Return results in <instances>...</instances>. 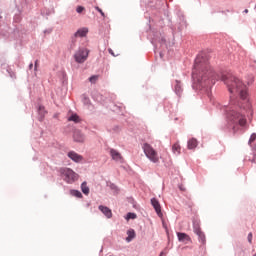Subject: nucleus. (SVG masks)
I'll list each match as a JSON object with an SVG mask.
<instances>
[{
	"instance_id": "1",
	"label": "nucleus",
	"mask_w": 256,
	"mask_h": 256,
	"mask_svg": "<svg viewBox=\"0 0 256 256\" xmlns=\"http://www.w3.org/2000/svg\"><path fill=\"white\" fill-rule=\"evenodd\" d=\"M192 77L196 79L198 83H201V85L204 83L205 86L215 85V79H217L209 62L201 56H198L195 60Z\"/></svg>"
},
{
	"instance_id": "2",
	"label": "nucleus",
	"mask_w": 256,
	"mask_h": 256,
	"mask_svg": "<svg viewBox=\"0 0 256 256\" xmlns=\"http://www.w3.org/2000/svg\"><path fill=\"white\" fill-rule=\"evenodd\" d=\"M230 107L227 110V117L232 123L233 131H239V127H245L247 125V119L245 118V109L241 108V103L230 97Z\"/></svg>"
},
{
	"instance_id": "3",
	"label": "nucleus",
	"mask_w": 256,
	"mask_h": 256,
	"mask_svg": "<svg viewBox=\"0 0 256 256\" xmlns=\"http://www.w3.org/2000/svg\"><path fill=\"white\" fill-rule=\"evenodd\" d=\"M223 81L232 95H239L242 101H247V86L239 78L228 75L223 77Z\"/></svg>"
},
{
	"instance_id": "4",
	"label": "nucleus",
	"mask_w": 256,
	"mask_h": 256,
	"mask_svg": "<svg viewBox=\"0 0 256 256\" xmlns=\"http://www.w3.org/2000/svg\"><path fill=\"white\" fill-rule=\"evenodd\" d=\"M142 149L144 155L151 161L152 163H159V154L153 149V146L149 143H144L142 145Z\"/></svg>"
},
{
	"instance_id": "5",
	"label": "nucleus",
	"mask_w": 256,
	"mask_h": 256,
	"mask_svg": "<svg viewBox=\"0 0 256 256\" xmlns=\"http://www.w3.org/2000/svg\"><path fill=\"white\" fill-rule=\"evenodd\" d=\"M60 174L62 175L66 183H75V181L79 179V174L75 173V171L70 168L60 169Z\"/></svg>"
},
{
	"instance_id": "6",
	"label": "nucleus",
	"mask_w": 256,
	"mask_h": 256,
	"mask_svg": "<svg viewBox=\"0 0 256 256\" xmlns=\"http://www.w3.org/2000/svg\"><path fill=\"white\" fill-rule=\"evenodd\" d=\"M88 57H89V49L87 48H79L77 52L74 54V59L76 63H85Z\"/></svg>"
},
{
	"instance_id": "7",
	"label": "nucleus",
	"mask_w": 256,
	"mask_h": 256,
	"mask_svg": "<svg viewBox=\"0 0 256 256\" xmlns=\"http://www.w3.org/2000/svg\"><path fill=\"white\" fill-rule=\"evenodd\" d=\"M193 232L195 233V235L198 236L199 242L202 245H205L207 243V238L205 236V232L201 230V226H199L198 223L193 224Z\"/></svg>"
},
{
	"instance_id": "8",
	"label": "nucleus",
	"mask_w": 256,
	"mask_h": 256,
	"mask_svg": "<svg viewBox=\"0 0 256 256\" xmlns=\"http://www.w3.org/2000/svg\"><path fill=\"white\" fill-rule=\"evenodd\" d=\"M73 140L76 143H83L85 141V134L81 130H75L73 134Z\"/></svg>"
},
{
	"instance_id": "9",
	"label": "nucleus",
	"mask_w": 256,
	"mask_h": 256,
	"mask_svg": "<svg viewBox=\"0 0 256 256\" xmlns=\"http://www.w3.org/2000/svg\"><path fill=\"white\" fill-rule=\"evenodd\" d=\"M67 155H68L69 159L74 161V163H81V161H83V156L77 154V152H75V151H70V152H68Z\"/></svg>"
},
{
	"instance_id": "10",
	"label": "nucleus",
	"mask_w": 256,
	"mask_h": 256,
	"mask_svg": "<svg viewBox=\"0 0 256 256\" xmlns=\"http://www.w3.org/2000/svg\"><path fill=\"white\" fill-rule=\"evenodd\" d=\"M177 237L180 243H191V237L187 233L178 232Z\"/></svg>"
},
{
	"instance_id": "11",
	"label": "nucleus",
	"mask_w": 256,
	"mask_h": 256,
	"mask_svg": "<svg viewBox=\"0 0 256 256\" xmlns=\"http://www.w3.org/2000/svg\"><path fill=\"white\" fill-rule=\"evenodd\" d=\"M151 205L154 207L157 215L161 217L163 214L161 213V204H159V200L156 198H152Z\"/></svg>"
},
{
	"instance_id": "12",
	"label": "nucleus",
	"mask_w": 256,
	"mask_h": 256,
	"mask_svg": "<svg viewBox=\"0 0 256 256\" xmlns=\"http://www.w3.org/2000/svg\"><path fill=\"white\" fill-rule=\"evenodd\" d=\"M99 210L103 213V215H105V217H107V219H111V217H113V212L111 209H109V207L99 206Z\"/></svg>"
},
{
	"instance_id": "13",
	"label": "nucleus",
	"mask_w": 256,
	"mask_h": 256,
	"mask_svg": "<svg viewBox=\"0 0 256 256\" xmlns=\"http://www.w3.org/2000/svg\"><path fill=\"white\" fill-rule=\"evenodd\" d=\"M110 155L114 161H123V156H121V153L115 149L110 150Z\"/></svg>"
},
{
	"instance_id": "14",
	"label": "nucleus",
	"mask_w": 256,
	"mask_h": 256,
	"mask_svg": "<svg viewBox=\"0 0 256 256\" xmlns=\"http://www.w3.org/2000/svg\"><path fill=\"white\" fill-rule=\"evenodd\" d=\"M89 33L88 28H80L77 30V32L74 34L75 37H87V34Z\"/></svg>"
},
{
	"instance_id": "15",
	"label": "nucleus",
	"mask_w": 256,
	"mask_h": 256,
	"mask_svg": "<svg viewBox=\"0 0 256 256\" xmlns=\"http://www.w3.org/2000/svg\"><path fill=\"white\" fill-rule=\"evenodd\" d=\"M127 235H128V237L126 238V241H127V243H131V241H133V239H135V230L129 229L127 231Z\"/></svg>"
},
{
	"instance_id": "16",
	"label": "nucleus",
	"mask_w": 256,
	"mask_h": 256,
	"mask_svg": "<svg viewBox=\"0 0 256 256\" xmlns=\"http://www.w3.org/2000/svg\"><path fill=\"white\" fill-rule=\"evenodd\" d=\"M174 89H175V93L176 95H181V93H183V88L181 87V82L177 81L176 80V84L174 86Z\"/></svg>"
},
{
	"instance_id": "17",
	"label": "nucleus",
	"mask_w": 256,
	"mask_h": 256,
	"mask_svg": "<svg viewBox=\"0 0 256 256\" xmlns=\"http://www.w3.org/2000/svg\"><path fill=\"white\" fill-rule=\"evenodd\" d=\"M172 151L175 155H181V145H179V143H175L172 146Z\"/></svg>"
},
{
	"instance_id": "18",
	"label": "nucleus",
	"mask_w": 256,
	"mask_h": 256,
	"mask_svg": "<svg viewBox=\"0 0 256 256\" xmlns=\"http://www.w3.org/2000/svg\"><path fill=\"white\" fill-rule=\"evenodd\" d=\"M195 147H197V139H190L188 141V149H195Z\"/></svg>"
},
{
	"instance_id": "19",
	"label": "nucleus",
	"mask_w": 256,
	"mask_h": 256,
	"mask_svg": "<svg viewBox=\"0 0 256 256\" xmlns=\"http://www.w3.org/2000/svg\"><path fill=\"white\" fill-rule=\"evenodd\" d=\"M82 193L84 195H89V187L87 186V182H83L81 185Z\"/></svg>"
},
{
	"instance_id": "20",
	"label": "nucleus",
	"mask_w": 256,
	"mask_h": 256,
	"mask_svg": "<svg viewBox=\"0 0 256 256\" xmlns=\"http://www.w3.org/2000/svg\"><path fill=\"white\" fill-rule=\"evenodd\" d=\"M68 121H73L74 123H79L80 119L77 114H73L71 117L68 118Z\"/></svg>"
},
{
	"instance_id": "21",
	"label": "nucleus",
	"mask_w": 256,
	"mask_h": 256,
	"mask_svg": "<svg viewBox=\"0 0 256 256\" xmlns=\"http://www.w3.org/2000/svg\"><path fill=\"white\" fill-rule=\"evenodd\" d=\"M71 195H73L74 197H78V199H81V197H83V194H81V192L78 190H71Z\"/></svg>"
},
{
	"instance_id": "22",
	"label": "nucleus",
	"mask_w": 256,
	"mask_h": 256,
	"mask_svg": "<svg viewBox=\"0 0 256 256\" xmlns=\"http://www.w3.org/2000/svg\"><path fill=\"white\" fill-rule=\"evenodd\" d=\"M129 219H137V214L129 212L126 216V220L129 221Z\"/></svg>"
},
{
	"instance_id": "23",
	"label": "nucleus",
	"mask_w": 256,
	"mask_h": 256,
	"mask_svg": "<svg viewBox=\"0 0 256 256\" xmlns=\"http://www.w3.org/2000/svg\"><path fill=\"white\" fill-rule=\"evenodd\" d=\"M98 80H99L98 75H93L89 78L90 83H97Z\"/></svg>"
},
{
	"instance_id": "24",
	"label": "nucleus",
	"mask_w": 256,
	"mask_h": 256,
	"mask_svg": "<svg viewBox=\"0 0 256 256\" xmlns=\"http://www.w3.org/2000/svg\"><path fill=\"white\" fill-rule=\"evenodd\" d=\"M96 11H98V13H100L102 15V17H105V12H103V10L101 8H99V6L95 7Z\"/></svg>"
},
{
	"instance_id": "25",
	"label": "nucleus",
	"mask_w": 256,
	"mask_h": 256,
	"mask_svg": "<svg viewBox=\"0 0 256 256\" xmlns=\"http://www.w3.org/2000/svg\"><path fill=\"white\" fill-rule=\"evenodd\" d=\"M76 11H77V13H83V11H85V7H83V6H78V7L76 8Z\"/></svg>"
},
{
	"instance_id": "26",
	"label": "nucleus",
	"mask_w": 256,
	"mask_h": 256,
	"mask_svg": "<svg viewBox=\"0 0 256 256\" xmlns=\"http://www.w3.org/2000/svg\"><path fill=\"white\" fill-rule=\"evenodd\" d=\"M248 242L251 244V243H253V233H249L248 234Z\"/></svg>"
},
{
	"instance_id": "27",
	"label": "nucleus",
	"mask_w": 256,
	"mask_h": 256,
	"mask_svg": "<svg viewBox=\"0 0 256 256\" xmlns=\"http://www.w3.org/2000/svg\"><path fill=\"white\" fill-rule=\"evenodd\" d=\"M251 163H256V154L253 155V157L250 159Z\"/></svg>"
},
{
	"instance_id": "28",
	"label": "nucleus",
	"mask_w": 256,
	"mask_h": 256,
	"mask_svg": "<svg viewBox=\"0 0 256 256\" xmlns=\"http://www.w3.org/2000/svg\"><path fill=\"white\" fill-rule=\"evenodd\" d=\"M108 51H109V53H110L111 55L115 56V53H113V50H112V49H109Z\"/></svg>"
},
{
	"instance_id": "29",
	"label": "nucleus",
	"mask_w": 256,
	"mask_h": 256,
	"mask_svg": "<svg viewBox=\"0 0 256 256\" xmlns=\"http://www.w3.org/2000/svg\"><path fill=\"white\" fill-rule=\"evenodd\" d=\"M38 63H39V61L36 60V61H35V70H36V71H37V65H38Z\"/></svg>"
},
{
	"instance_id": "30",
	"label": "nucleus",
	"mask_w": 256,
	"mask_h": 256,
	"mask_svg": "<svg viewBox=\"0 0 256 256\" xmlns=\"http://www.w3.org/2000/svg\"><path fill=\"white\" fill-rule=\"evenodd\" d=\"M43 109H45L43 106H40V107H39V111H40V112H42Z\"/></svg>"
},
{
	"instance_id": "31",
	"label": "nucleus",
	"mask_w": 256,
	"mask_h": 256,
	"mask_svg": "<svg viewBox=\"0 0 256 256\" xmlns=\"http://www.w3.org/2000/svg\"><path fill=\"white\" fill-rule=\"evenodd\" d=\"M29 69H33V63L29 65Z\"/></svg>"
},
{
	"instance_id": "32",
	"label": "nucleus",
	"mask_w": 256,
	"mask_h": 256,
	"mask_svg": "<svg viewBox=\"0 0 256 256\" xmlns=\"http://www.w3.org/2000/svg\"><path fill=\"white\" fill-rule=\"evenodd\" d=\"M244 13H249V10H248V9H245V10H244Z\"/></svg>"
},
{
	"instance_id": "33",
	"label": "nucleus",
	"mask_w": 256,
	"mask_h": 256,
	"mask_svg": "<svg viewBox=\"0 0 256 256\" xmlns=\"http://www.w3.org/2000/svg\"><path fill=\"white\" fill-rule=\"evenodd\" d=\"M247 107H249V104H247Z\"/></svg>"
}]
</instances>
